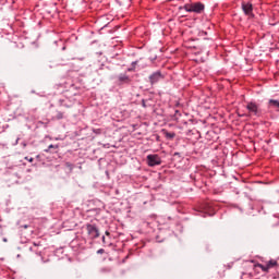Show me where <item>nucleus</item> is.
<instances>
[{
    "label": "nucleus",
    "instance_id": "f257e3e1",
    "mask_svg": "<svg viewBox=\"0 0 279 279\" xmlns=\"http://www.w3.org/2000/svg\"><path fill=\"white\" fill-rule=\"evenodd\" d=\"M205 5L202 2H193V3H185L181 10H185V12H193L194 14H202L205 10Z\"/></svg>",
    "mask_w": 279,
    "mask_h": 279
},
{
    "label": "nucleus",
    "instance_id": "f03ea898",
    "mask_svg": "<svg viewBox=\"0 0 279 279\" xmlns=\"http://www.w3.org/2000/svg\"><path fill=\"white\" fill-rule=\"evenodd\" d=\"M246 110L250 112L251 117H260V114H263V111H260V108L256 102H248L246 105Z\"/></svg>",
    "mask_w": 279,
    "mask_h": 279
},
{
    "label": "nucleus",
    "instance_id": "7ed1b4c3",
    "mask_svg": "<svg viewBox=\"0 0 279 279\" xmlns=\"http://www.w3.org/2000/svg\"><path fill=\"white\" fill-rule=\"evenodd\" d=\"M146 160L148 167H158V165H162V159L158 155H147Z\"/></svg>",
    "mask_w": 279,
    "mask_h": 279
},
{
    "label": "nucleus",
    "instance_id": "20e7f679",
    "mask_svg": "<svg viewBox=\"0 0 279 279\" xmlns=\"http://www.w3.org/2000/svg\"><path fill=\"white\" fill-rule=\"evenodd\" d=\"M86 230L89 239H99V229H97V225H86Z\"/></svg>",
    "mask_w": 279,
    "mask_h": 279
},
{
    "label": "nucleus",
    "instance_id": "39448f33",
    "mask_svg": "<svg viewBox=\"0 0 279 279\" xmlns=\"http://www.w3.org/2000/svg\"><path fill=\"white\" fill-rule=\"evenodd\" d=\"M242 10L246 16L254 19V7L251 2H242Z\"/></svg>",
    "mask_w": 279,
    "mask_h": 279
},
{
    "label": "nucleus",
    "instance_id": "423d86ee",
    "mask_svg": "<svg viewBox=\"0 0 279 279\" xmlns=\"http://www.w3.org/2000/svg\"><path fill=\"white\" fill-rule=\"evenodd\" d=\"M148 80H149L151 86H154V84H158V82L160 80H165V75H162V72L156 71L149 75Z\"/></svg>",
    "mask_w": 279,
    "mask_h": 279
},
{
    "label": "nucleus",
    "instance_id": "0eeeda50",
    "mask_svg": "<svg viewBox=\"0 0 279 279\" xmlns=\"http://www.w3.org/2000/svg\"><path fill=\"white\" fill-rule=\"evenodd\" d=\"M118 82H119L120 85L131 84L132 83V78H130V76H128V74H120L118 76Z\"/></svg>",
    "mask_w": 279,
    "mask_h": 279
},
{
    "label": "nucleus",
    "instance_id": "6e6552de",
    "mask_svg": "<svg viewBox=\"0 0 279 279\" xmlns=\"http://www.w3.org/2000/svg\"><path fill=\"white\" fill-rule=\"evenodd\" d=\"M60 146H58V145H53V144H50L49 146H48V148H46L44 151L46 153V154H58V148H59Z\"/></svg>",
    "mask_w": 279,
    "mask_h": 279
},
{
    "label": "nucleus",
    "instance_id": "1a4fd4ad",
    "mask_svg": "<svg viewBox=\"0 0 279 279\" xmlns=\"http://www.w3.org/2000/svg\"><path fill=\"white\" fill-rule=\"evenodd\" d=\"M38 247H40V243L34 242L33 246L29 247V251L34 252L37 256H40L41 251Z\"/></svg>",
    "mask_w": 279,
    "mask_h": 279
},
{
    "label": "nucleus",
    "instance_id": "9d476101",
    "mask_svg": "<svg viewBox=\"0 0 279 279\" xmlns=\"http://www.w3.org/2000/svg\"><path fill=\"white\" fill-rule=\"evenodd\" d=\"M268 106L269 108H277V112H279V100L270 99Z\"/></svg>",
    "mask_w": 279,
    "mask_h": 279
},
{
    "label": "nucleus",
    "instance_id": "9b49d317",
    "mask_svg": "<svg viewBox=\"0 0 279 279\" xmlns=\"http://www.w3.org/2000/svg\"><path fill=\"white\" fill-rule=\"evenodd\" d=\"M266 267L269 271V269H274V267H278V262L276 259H270L266 263Z\"/></svg>",
    "mask_w": 279,
    "mask_h": 279
},
{
    "label": "nucleus",
    "instance_id": "f8f14e48",
    "mask_svg": "<svg viewBox=\"0 0 279 279\" xmlns=\"http://www.w3.org/2000/svg\"><path fill=\"white\" fill-rule=\"evenodd\" d=\"M163 134H165L166 138H168L169 141H172V138H175L174 132H168V131L163 130Z\"/></svg>",
    "mask_w": 279,
    "mask_h": 279
},
{
    "label": "nucleus",
    "instance_id": "ddd939ff",
    "mask_svg": "<svg viewBox=\"0 0 279 279\" xmlns=\"http://www.w3.org/2000/svg\"><path fill=\"white\" fill-rule=\"evenodd\" d=\"M254 267H258V268L262 269V271H264L265 274H269V270H268V268H267V265L255 264Z\"/></svg>",
    "mask_w": 279,
    "mask_h": 279
},
{
    "label": "nucleus",
    "instance_id": "4468645a",
    "mask_svg": "<svg viewBox=\"0 0 279 279\" xmlns=\"http://www.w3.org/2000/svg\"><path fill=\"white\" fill-rule=\"evenodd\" d=\"M56 118H57L58 120L64 119V113H63L62 111H58Z\"/></svg>",
    "mask_w": 279,
    "mask_h": 279
},
{
    "label": "nucleus",
    "instance_id": "2eb2a0df",
    "mask_svg": "<svg viewBox=\"0 0 279 279\" xmlns=\"http://www.w3.org/2000/svg\"><path fill=\"white\" fill-rule=\"evenodd\" d=\"M111 271H112V269H110V268H101L100 269L101 274H110Z\"/></svg>",
    "mask_w": 279,
    "mask_h": 279
},
{
    "label": "nucleus",
    "instance_id": "dca6fc26",
    "mask_svg": "<svg viewBox=\"0 0 279 279\" xmlns=\"http://www.w3.org/2000/svg\"><path fill=\"white\" fill-rule=\"evenodd\" d=\"M126 71H128V73H132V72L136 71V68H132V65H131V68H128Z\"/></svg>",
    "mask_w": 279,
    "mask_h": 279
},
{
    "label": "nucleus",
    "instance_id": "f3484780",
    "mask_svg": "<svg viewBox=\"0 0 279 279\" xmlns=\"http://www.w3.org/2000/svg\"><path fill=\"white\" fill-rule=\"evenodd\" d=\"M136 64H138V61H133V62L131 63V66H132L133 69H136Z\"/></svg>",
    "mask_w": 279,
    "mask_h": 279
},
{
    "label": "nucleus",
    "instance_id": "a211bd4d",
    "mask_svg": "<svg viewBox=\"0 0 279 279\" xmlns=\"http://www.w3.org/2000/svg\"><path fill=\"white\" fill-rule=\"evenodd\" d=\"M94 134H101V129H94Z\"/></svg>",
    "mask_w": 279,
    "mask_h": 279
},
{
    "label": "nucleus",
    "instance_id": "6ab92c4d",
    "mask_svg": "<svg viewBox=\"0 0 279 279\" xmlns=\"http://www.w3.org/2000/svg\"><path fill=\"white\" fill-rule=\"evenodd\" d=\"M25 160H27L28 162H34V158L33 157H25Z\"/></svg>",
    "mask_w": 279,
    "mask_h": 279
},
{
    "label": "nucleus",
    "instance_id": "aec40b11",
    "mask_svg": "<svg viewBox=\"0 0 279 279\" xmlns=\"http://www.w3.org/2000/svg\"><path fill=\"white\" fill-rule=\"evenodd\" d=\"M105 252H106V250L100 248V250L97 251V254H104Z\"/></svg>",
    "mask_w": 279,
    "mask_h": 279
},
{
    "label": "nucleus",
    "instance_id": "412c9836",
    "mask_svg": "<svg viewBox=\"0 0 279 279\" xmlns=\"http://www.w3.org/2000/svg\"><path fill=\"white\" fill-rule=\"evenodd\" d=\"M143 108H147V105L145 104V99L142 100Z\"/></svg>",
    "mask_w": 279,
    "mask_h": 279
},
{
    "label": "nucleus",
    "instance_id": "4be33fe9",
    "mask_svg": "<svg viewBox=\"0 0 279 279\" xmlns=\"http://www.w3.org/2000/svg\"><path fill=\"white\" fill-rule=\"evenodd\" d=\"M105 234H106L107 236H110V231H106Z\"/></svg>",
    "mask_w": 279,
    "mask_h": 279
},
{
    "label": "nucleus",
    "instance_id": "5701e85b",
    "mask_svg": "<svg viewBox=\"0 0 279 279\" xmlns=\"http://www.w3.org/2000/svg\"><path fill=\"white\" fill-rule=\"evenodd\" d=\"M102 243H106V236H102Z\"/></svg>",
    "mask_w": 279,
    "mask_h": 279
},
{
    "label": "nucleus",
    "instance_id": "b1692460",
    "mask_svg": "<svg viewBox=\"0 0 279 279\" xmlns=\"http://www.w3.org/2000/svg\"><path fill=\"white\" fill-rule=\"evenodd\" d=\"M71 88H75V85L72 84V85H71Z\"/></svg>",
    "mask_w": 279,
    "mask_h": 279
}]
</instances>
